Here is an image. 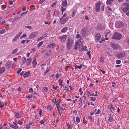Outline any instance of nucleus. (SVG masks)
Here are the masks:
<instances>
[{"instance_id": "obj_28", "label": "nucleus", "mask_w": 129, "mask_h": 129, "mask_svg": "<svg viewBox=\"0 0 129 129\" xmlns=\"http://www.w3.org/2000/svg\"><path fill=\"white\" fill-rule=\"evenodd\" d=\"M83 65L82 64H81L80 65V66H78L77 65H76L75 66V70H76L77 69V68H78L79 69H80L82 68V67H83Z\"/></svg>"}, {"instance_id": "obj_16", "label": "nucleus", "mask_w": 129, "mask_h": 129, "mask_svg": "<svg viewBox=\"0 0 129 129\" xmlns=\"http://www.w3.org/2000/svg\"><path fill=\"white\" fill-rule=\"evenodd\" d=\"M11 63L10 61H8L5 64V66L7 69H9L11 67Z\"/></svg>"}, {"instance_id": "obj_54", "label": "nucleus", "mask_w": 129, "mask_h": 129, "mask_svg": "<svg viewBox=\"0 0 129 129\" xmlns=\"http://www.w3.org/2000/svg\"><path fill=\"white\" fill-rule=\"evenodd\" d=\"M56 5V3H53L51 6V7H53L55 6Z\"/></svg>"}, {"instance_id": "obj_62", "label": "nucleus", "mask_w": 129, "mask_h": 129, "mask_svg": "<svg viewBox=\"0 0 129 129\" xmlns=\"http://www.w3.org/2000/svg\"><path fill=\"white\" fill-rule=\"evenodd\" d=\"M22 70V69H20L17 72V73H19Z\"/></svg>"}, {"instance_id": "obj_15", "label": "nucleus", "mask_w": 129, "mask_h": 129, "mask_svg": "<svg viewBox=\"0 0 129 129\" xmlns=\"http://www.w3.org/2000/svg\"><path fill=\"white\" fill-rule=\"evenodd\" d=\"M108 108L112 112V110L114 111L115 109V107L112 104H111L110 105H109Z\"/></svg>"}, {"instance_id": "obj_56", "label": "nucleus", "mask_w": 129, "mask_h": 129, "mask_svg": "<svg viewBox=\"0 0 129 129\" xmlns=\"http://www.w3.org/2000/svg\"><path fill=\"white\" fill-rule=\"evenodd\" d=\"M76 38H81V36L79 34H78L77 36H76Z\"/></svg>"}, {"instance_id": "obj_17", "label": "nucleus", "mask_w": 129, "mask_h": 129, "mask_svg": "<svg viewBox=\"0 0 129 129\" xmlns=\"http://www.w3.org/2000/svg\"><path fill=\"white\" fill-rule=\"evenodd\" d=\"M61 5L62 7H66L67 6V0L63 1H62Z\"/></svg>"}, {"instance_id": "obj_61", "label": "nucleus", "mask_w": 129, "mask_h": 129, "mask_svg": "<svg viewBox=\"0 0 129 129\" xmlns=\"http://www.w3.org/2000/svg\"><path fill=\"white\" fill-rule=\"evenodd\" d=\"M58 88V86H56V87H55L54 86H53V89H57Z\"/></svg>"}, {"instance_id": "obj_49", "label": "nucleus", "mask_w": 129, "mask_h": 129, "mask_svg": "<svg viewBox=\"0 0 129 129\" xmlns=\"http://www.w3.org/2000/svg\"><path fill=\"white\" fill-rule=\"evenodd\" d=\"M47 36V35L46 34H44L42 36V37H41L40 38V39H41L42 38H44L45 37H46Z\"/></svg>"}, {"instance_id": "obj_6", "label": "nucleus", "mask_w": 129, "mask_h": 129, "mask_svg": "<svg viewBox=\"0 0 129 129\" xmlns=\"http://www.w3.org/2000/svg\"><path fill=\"white\" fill-rule=\"evenodd\" d=\"M111 45L112 48L114 50L117 49L119 48V46L116 43L112 42Z\"/></svg>"}, {"instance_id": "obj_14", "label": "nucleus", "mask_w": 129, "mask_h": 129, "mask_svg": "<svg viewBox=\"0 0 129 129\" xmlns=\"http://www.w3.org/2000/svg\"><path fill=\"white\" fill-rule=\"evenodd\" d=\"M67 18H61L60 19V22L62 24H64L67 21Z\"/></svg>"}, {"instance_id": "obj_60", "label": "nucleus", "mask_w": 129, "mask_h": 129, "mask_svg": "<svg viewBox=\"0 0 129 129\" xmlns=\"http://www.w3.org/2000/svg\"><path fill=\"white\" fill-rule=\"evenodd\" d=\"M26 97L27 98H29V99H31L32 98V97L31 96H30V95H29L26 96Z\"/></svg>"}, {"instance_id": "obj_37", "label": "nucleus", "mask_w": 129, "mask_h": 129, "mask_svg": "<svg viewBox=\"0 0 129 129\" xmlns=\"http://www.w3.org/2000/svg\"><path fill=\"white\" fill-rule=\"evenodd\" d=\"M43 41H41V42H40L37 45V47H40L43 44Z\"/></svg>"}, {"instance_id": "obj_7", "label": "nucleus", "mask_w": 129, "mask_h": 129, "mask_svg": "<svg viewBox=\"0 0 129 129\" xmlns=\"http://www.w3.org/2000/svg\"><path fill=\"white\" fill-rule=\"evenodd\" d=\"M122 22L121 21L116 22L115 23V27L117 28H120L123 26Z\"/></svg>"}, {"instance_id": "obj_45", "label": "nucleus", "mask_w": 129, "mask_h": 129, "mask_svg": "<svg viewBox=\"0 0 129 129\" xmlns=\"http://www.w3.org/2000/svg\"><path fill=\"white\" fill-rule=\"evenodd\" d=\"M68 125L69 129H72V128L73 126L71 124H70L69 125Z\"/></svg>"}, {"instance_id": "obj_51", "label": "nucleus", "mask_w": 129, "mask_h": 129, "mask_svg": "<svg viewBox=\"0 0 129 129\" xmlns=\"http://www.w3.org/2000/svg\"><path fill=\"white\" fill-rule=\"evenodd\" d=\"M79 91L80 93V95H82L83 94V92L82 91V88H80L79 90Z\"/></svg>"}, {"instance_id": "obj_31", "label": "nucleus", "mask_w": 129, "mask_h": 129, "mask_svg": "<svg viewBox=\"0 0 129 129\" xmlns=\"http://www.w3.org/2000/svg\"><path fill=\"white\" fill-rule=\"evenodd\" d=\"M18 49L16 48L14 49L12 52L11 53L12 54H14L16 53L18 51Z\"/></svg>"}, {"instance_id": "obj_42", "label": "nucleus", "mask_w": 129, "mask_h": 129, "mask_svg": "<svg viewBox=\"0 0 129 129\" xmlns=\"http://www.w3.org/2000/svg\"><path fill=\"white\" fill-rule=\"evenodd\" d=\"M5 31V30L4 29L0 30V34H2Z\"/></svg>"}, {"instance_id": "obj_64", "label": "nucleus", "mask_w": 129, "mask_h": 129, "mask_svg": "<svg viewBox=\"0 0 129 129\" xmlns=\"http://www.w3.org/2000/svg\"><path fill=\"white\" fill-rule=\"evenodd\" d=\"M27 28L29 29H32V28L30 26H27Z\"/></svg>"}, {"instance_id": "obj_50", "label": "nucleus", "mask_w": 129, "mask_h": 129, "mask_svg": "<svg viewBox=\"0 0 129 129\" xmlns=\"http://www.w3.org/2000/svg\"><path fill=\"white\" fill-rule=\"evenodd\" d=\"M101 112V111L99 109H98L97 111L96 112H95V114L96 115L97 114H99Z\"/></svg>"}, {"instance_id": "obj_20", "label": "nucleus", "mask_w": 129, "mask_h": 129, "mask_svg": "<svg viewBox=\"0 0 129 129\" xmlns=\"http://www.w3.org/2000/svg\"><path fill=\"white\" fill-rule=\"evenodd\" d=\"M56 45L54 43H53L52 44H50L48 46V48L52 49Z\"/></svg>"}, {"instance_id": "obj_9", "label": "nucleus", "mask_w": 129, "mask_h": 129, "mask_svg": "<svg viewBox=\"0 0 129 129\" xmlns=\"http://www.w3.org/2000/svg\"><path fill=\"white\" fill-rule=\"evenodd\" d=\"M22 34V32H21L18 33L17 34L15 37L12 40V42H15L16 40H18L20 36Z\"/></svg>"}, {"instance_id": "obj_10", "label": "nucleus", "mask_w": 129, "mask_h": 129, "mask_svg": "<svg viewBox=\"0 0 129 129\" xmlns=\"http://www.w3.org/2000/svg\"><path fill=\"white\" fill-rule=\"evenodd\" d=\"M101 38V35L100 34L98 33L96 34L95 37V39L96 42H98L100 39Z\"/></svg>"}, {"instance_id": "obj_29", "label": "nucleus", "mask_w": 129, "mask_h": 129, "mask_svg": "<svg viewBox=\"0 0 129 129\" xmlns=\"http://www.w3.org/2000/svg\"><path fill=\"white\" fill-rule=\"evenodd\" d=\"M113 116L111 115V114H110V117L108 120L109 121L111 122L113 120Z\"/></svg>"}, {"instance_id": "obj_39", "label": "nucleus", "mask_w": 129, "mask_h": 129, "mask_svg": "<svg viewBox=\"0 0 129 129\" xmlns=\"http://www.w3.org/2000/svg\"><path fill=\"white\" fill-rule=\"evenodd\" d=\"M90 98L92 101H94L96 100V98L94 97L91 96L90 97Z\"/></svg>"}, {"instance_id": "obj_46", "label": "nucleus", "mask_w": 129, "mask_h": 129, "mask_svg": "<svg viewBox=\"0 0 129 129\" xmlns=\"http://www.w3.org/2000/svg\"><path fill=\"white\" fill-rule=\"evenodd\" d=\"M67 16V14L66 13H64L62 17L63 18H66Z\"/></svg>"}, {"instance_id": "obj_52", "label": "nucleus", "mask_w": 129, "mask_h": 129, "mask_svg": "<svg viewBox=\"0 0 129 129\" xmlns=\"http://www.w3.org/2000/svg\"><path fill=\"white\" fill-rule=\"evenodd\" d=\"M30 127V126L29 124H27L26 125V128L27 129H29Z\"/></svg>"}, {"instance_id": "obj_59", "label": "nucleus", "mask_w": 129, "mask_h": 129, "mask_svg": "<svg viewBox=\"0 0 129 129\" xmlns=\"http://www.w3.org/2000/svg\"><path fill=\"white\" fill-rule=\"evenodd\" d=\"M29 91L30 92H33V91L32 88H30L29 89Z\"/></svg>"}, {"instance_id": "obj_33", "label": "nucleus", "mask_w": 129, "mask_h": 129, "mask_svg": "<svg viewBox=\"0 0 129 129\" xmlns=\"http://www.w3.org/2000/svg\"><path fill=\"white\" fill-rule=\"evenodd\" d=\"M76 13V12L75 11H74L72 13L71 15L72 17H74Z\"/></svg>"}, {"instance_id": "obj_3", "label": "nucleus", "mask_w": 129, "mask_h": 129, "mask_svg": "<svg viewBox=\"0 0 129 129\" xmlns=\"http://www.w3.org/2000/svg\"><path fill=\"white\" fill-rule=\"evenodd\" d=\"M122 8L123 11L124 13L126 12L129 10V3H124L123 4Z\"/></svg>"}, {"instance_id": "obj_40", "label": "nucleus", "mask_w": 129, "mask_h": 129, "mask_svg": "<svg viewBox=\"0 0 129 129\" xmlns=\"http://www.w3.org/2000/svg\"><path fill=\"white\" fill-rule=\"evenodd\" d=\"M51 50H49V51L47 53H46V54L47 55H49L51 54Z\"/></svg>"}, {"instance_id": "obj_36", "label": "nucleus", "mask_w": 129, "mask_h": 129, "mask_svg": "<svg viewBox=\"0 0 129 129\" xmlns=\"http://www.w3.org/2000/svg\"><path fill=\"white\" fill-rule=\"evenodd\" d=\"M121 61L120 60L117 59L116 60V63L117 64H119L121 63Z\"/></svg>"}, {"instance_id": "obj_63", "label": "nucleus", "mask_w": 129, "mask_h": 129, "mask_svg": "<svg viewBox=\"0 0 129 129\" xmlns=\"http://www.w3.org/2000/svg\"><path fill=\"white\" fill-rule=\"evenodd\" d=\"M42 110H41L40 111H39V114L40 116H41L42 115Z\"/></svg>"}, {"instance_id": "obj_30", "label": "nucleus", "mask_w": 129, "mask_h": 129, "mask_svg": "<svg viewBox=\"0 0 129 129\" xmlns=\"http://www.w3.org/2000/svg\"><path fill=\"white\" fill-rule=\"evenodd\" d=\"M26 58L25 57H23L22 58V60L23 62V64H24L26 61Z\"/></svg>"}, {"instance_id": "obj_19", "label": "nucleus", "mask_w": 129, "mask_h": 129, "mask_svg": "<svg viewBox=\"0 0 129 129\" xmlns=\"http://www.w3.org/2000/svg\"><path fill=\"white\" fill-rule=\"evenodd\" d=\"M113 2V0H107L106 2V4L107 5H111Z\"/></svg>"}, {"instance_id": "obj_25", "label": "nucleus", "mask_w": 129, "mask_h": 129, "mask_svg": "<svg viewBox=\"0 0 129 129\" xmlns=\"http://www.w3.org/2000/svg\"><path fill=\"white\" fill-rule=\"evenodd\" d=\"M32 64L33 67L34 68H35L37 64V62L36 60H33L32 62Z\"/></svg>"}, {"instance_id": "obj_35", "label": "nucleus", "mask_w": 129, "mask_h": 129, "mask_svg": "<svg viewBox=\"0 0 129 129\" xmlns=\"http://www.w3.org/2000/svg\"><path fill=\"white\" fill-rule=\"evenodd\" d=\"M48 89L46 87H44L43 88V91L44 92H47L48 91Z\"/></svg>"}, {"instance_id": "obj_18", "label": "nucleus", "mask_w": 129, "mask_h": 129, "mask_svg": "<svg viewBox=\"0 0 129 129\" xmlns=\"http://www.w3.org/2000/svg\"><path fill=\"white\" fill-rule=\"evenodd\" d=\"M31 59L30 58H29L27 59L26 60V64L27 65H29L31 62Z\"/></svg>"}, {"instance_id": "obj_23", "label": "nucleus", "mask_w": 129, "mask_h": 129, "mask_svg": "<svg viewBox=\"0 0 129 129\" xmlns=\"http://www.w3.org/2000/svg\"><path fill=\"white\" fill-rule=\"evenodd\" d=\"M5 70V69L4 67H2L0 69V74L4 72Z\"/></svg>"}, {"instance_id": "obj_13", "label": "nucleus", "mask_w": 129, "mask_h": 129, "mask_svg": "<svg viewBox=\"0 0 129 129\" xmlns=\"http://www.w3.org/2000/svg\"><path fill=\"white\" fill-rule=\"evenodd\" d=\"M67 37V36L66 35H64L59 37V39L62 42H64L66 41Z\"/></svg>"}, {"instance_id": "obj_47", "label": "nucleus", "mask_w": 129, "mask_h": 129, "mask_svg": "<svg viewBox=\"0 0 129 129\" xmlns=\"http://www.w3.org/2000/svg\"><path fill=\"white\" fill-rule=\"evenodd\" d=\"M45 122V121L43 120H41L39 122V123L42 124H44Z\"/></svg>"}, {"instance_id": "obj_11", "label": "nucleus", "mask_w": 129, "mask_h": 129, "mask_svg": "<svg viewBox=\"0 0 129 129\" xmlns=\"http://www.w3.org/2000/svg\"><path fill=\"white\" fill-rule=\"evenodd\" d=\"M125 55V53L123 52H121L118 54L117 57L119 59L122 58H124Z\"/></svg>"}, {"instance_id": "obj_57", "label": "nucleus", "mask_w": 129, "mask_h": 129, "mask_svg": "<svg viewBox=\"0 0 129 129\" xmlns=\"http://www.w3.org/2000/svg\"><path fill=\"white\" fill-rule=\"evenodd\" d=\"M45 1V0H40L39 1V3L40 4H42Z\"/></svg>"}, {"instance_id": "obj_53", "label": "nucleus", "mask_w": 129, "mask_h": 129, "mask_svg": "<svg viewBox=\"0 0 129 129\" xmlns=\"http://www.w3.org/2000/svg\"><path fill=\"white\" fill-rule=\"evenodd\" d=\"M59 83H60V84H59V85H62V80H59Z\"/></svg>"}, {"instance_id": "obj_26", "label": "nucleus", "mask_w": 129, "mask_h": 129, "mask_svg": "<svg viewBox=\"0 0 129 129\" xmlns=\"http://www.w3.org/2000/svg\"><path fill=\"white\" fill-rule=\"evenodd\" d=\"M30 73V72L29 71L25 73L23 75V76L24 78H25L26 77L28 76V75Z\"/></svg>"}, {"instance_id": "obj_24", "label": "nucleus", "mask_w": 129, "mask_h": 129, "mask_svg": "<svg viewBox=\"0 0 129 129\" xmlns=\"http://www.w3.org/2000/svg\"><path fill=\"white\" fill-rule=\"evenodd\" d=\"M15 114L16 117L17 118H19L21 117V115L20 114L19 112H17L15 113Z\"/></svg>"}, {"instance_id": "obj_2", "label": "nucleus", "mask_w": 129, "mask_h": 129, "mask_svg": "<svg viewBox=\"0 0 129 129\" xmlns=\"http://www.w3.org/2000/svg\"><path fill=\"white\" fill-rule=\"evenodd\" d=\"M89 30L86 27L82 28L80 31V33L83 36L85 37L87 36L89 33Z\"/></svg>"}, {"instance_id": "obj_32", "label": "nucleus", "mask_w": 129, "mask_h": 129, "mask_svg": "<svg viewBox=\"0 0 129 129\" xmlns=\"http://www.w3.org/2000/svg\"><path fill=\"white\" fill-rule=\"evenodd\" d=\"M48 110L50 111L53 109V107L50 105H48L47 107Z\"/></svg>"}, {"instance_id": "obj_41", "label": "nucleus", "mask_w": 129, "mask_h": 129, "mask_svg": "<svg viewBox=\"0 0 129 129\" xmlns=\"http://www.w3.org/2000/svg\"><path fill=\"white\" fill-rule=\"evenodd\" d=\"M104 59V56L101 57L100 58V61L103 63V62Z\"/></svg>"}, {"instance_id": "obj_4", "label": "nucleus", "mask_w": 129, "mask_h": 129, "mask_svg": "<svg viewBox=\"0 0 129 129\" xmlns=\"http://www.w3.org/2000/svg\"><path fill=\"white\" fill-rule=\"evenodd\" d=\"M121 38V35L119 33H116L113 35L112 38L113 39L119 40Z\"/></svg>"}, {"instance_id": "obj_27", "label": "nucleus", "mask_w": 129, "mask_h": 129, "mask_svg": "<svg viewBox=\"0 0 129 129\" xmlns=\"http://www.w3.org/2000/svg\"><path fill=\"white\" fill-rule=\"evenodd\" d=\"M68 30L67 27H65L63 28L61 30V32L62 33H65Z\"/></svg>"}, {"instance_id": "obj_1", "label": "nucleus", "mask_w": 129, "mask_h": 129, "mask_svg": "<svg viewBox=\"0 0 129 129\" xmlns=\"http://www.w3.org/2000/svg\"><path fill=\"white\" fill-rule=\"evenodd\" d=\"M74 41L72 40L68 39L67 42V47L68 50H70L74 44Z\"/></svg>"}, {"instance_id": "obj_38", "label": "nucleus", "mask_w": 129, "mask_h": 129, "mask_svg": "<svg viewBox=\"0 0 129 129\" xmlns=\"http://www.w3.org/2000/svg\"><path fill=\"white\" fill-rule=\"evenodd\" d=\"M64 7H62V6H61V7L60 9H61V11H63L64 12L66 10V9Z\"/></svg>"}, {"instance_id": "obj_43", "label": "nucleus", "mask_w": 129, "mask_h": 129, "mask_svg": "<svg viewBox=\"0 0 129 129\" xmlns=\"http://www.w3.org/2000/svg\"><path fill=\"white\" fill-rule=\"evenodd\" d=\"M51 17V16L50 13L46 15V17L48 19H49Z\"/></svg>"}, {"instance_id": "obj_22", "label": "nucleus", "mask_w": 129, "mask_h": 129, "mask_svg": "<svg viewBox=\"0 0 129 129\" xmlns=\"http://www.w3.org/2000/svg\"><path fill=\"white\" fill-rule=\"evenodd\" d=\"M60 102H59L58 104H56L58 111V112L59 113H60V110H61V108H61L60 107V106L59 105V104Z\"/></svg>"}, {"instance_id": "obj_21", "label": "nucleus", "mask_w": 129, "mask_h": 129, "mask_svg": "<svg viewBox=\"0 0 129 129\" xmlns=\"http://www.w3.org/2000/svg\"><path fill=\"white\" fill-rule=\"evenodd\" d=\"M9 125L10 126L14 129H17L18 128V126H15L10 123H9Z\"/></svg>"}, {"instance_id": "obj_8", "label": "nucleus", "mask_w": 129, "mask_h": 129, "mask_svg": "<svg viewBox=\"0 0 129 129\" xmlns=\"http://www.w3.org/2000/svg\"><path fill=\"white\" fill-rule=\"evenodd\" d=\"M38 33L37 32H35L31 33L29 36V38L30 39H31L35 38L37 36Z\"/></svg>"}, {"instance_id": "obj_34", "label": "nucleus", "mask_w": 129, "mask_h": 129, "mask_svg": "<svg viewBox=\"0 0 129 129\" xmlns=\"http://www.w3.org/2000/svg\"><path fill=\"white\" fill-rule=\"evenodd\" d=\"M76 118L77 122V123H79L80 121V118L78 116H77L76 117Z\"/></svg>"}, {"instance_id": "obj_5", "label": "nucleus", "mask_w": 129, "mask_h": 129, "mask_svg": "<svg viewBox=\"0 0 129 129\" xmlns=\"http://www.w3.org/2000/svg\"><path fill=\"white\" fill-rule=\"evenodd\" d=\"M82 47L83 48V46L81 45H80L78 41H76L75 44L74 49L75 50H76L77 49H80V47Z\"/></svg>"}, {"instance_id": "obj_58", "label": "nucleus", "mask_w": 129, "mask_h": 129, "mask_svg": "<svg viewBox=\"0 0 129 129\" xmlns=\"http://www.w3.org/2000/svg\"><path fill=\"white\" fill-rule=\"evenodd\" d=\"M26 41V40H23L21 41V43L22 44H24L25 43Z\"/></svg>"}, {"instance_id": "obj_44", "label": "nucleus", "mask_w": 129, "mask_h": 129, "mask_svg": "<svg viewBox=\"0 0 129 129\" xmlns=\"http://www.w3.org/2000/svg\"><path fill=\"white\" fill-rule=\"evenodd\" d=\"M18 123L20 125H21L23 124V123L22 121H20V120H18Z\"/></svg>"}, {"instance_id": "obj_12", "label": "nucleus", "mask_w": 129, "mask_h": 129, "mask_svg": "<svg viewBox=\"0 0 129 129\" xmlns=\"http://www.w3.org/2000/svg\"><path fill=\"white\" fill-rule=\"evenodd\" d=\"M101 5V2H98L96 4L95 8L97 11H98L100 9Z\"/></svg>"}, {"instance_id": "obj_48", "label": "nucleus", "mask_w": 129, "mask_h": 129, "mask_svg": "<svg viewBox=\"0 0 129 129\" xmlns=\"http://www.w3.org/2000/svg\"><path fill=\"white\" fill-rule=\"evenodd\" d=\"M65 88L66 90V92H68L69 91V88L67 87L66 86H65Z\"/></svg>"}, {"instance_id": "obj_55", "label": "nucleus", "mask_w": 129, "mask_h": 129, "mask_svg": "<svg viewBox=\"0 0 129 129\" xmlns=\"http://www.w3.org/2000/svg\"><path fill=\"white\" fill-rule=\"evenodd\" d=\"M87 54L89 56V57L90 58L91 56V55L90 54V52L89 51H87Z\"/></svg>"}]
</instances>
